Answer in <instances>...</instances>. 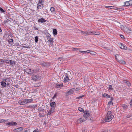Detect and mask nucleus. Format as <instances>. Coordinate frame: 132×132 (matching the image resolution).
I'll return each mask as SVG.
<instances>
[{
  "mask_svg": "<svg viewBox=\"0 0 132 132\" xmlns=\"http://www.w3.org/2000/svg\"><path fill=\"white\" fill-rule=\"evenodd\" d=\"M114 116L112 114L111 111H109L105 118V122H108L110 121L113 118Z\"/></svg>",
  "mask_w": 132,
  "mask_h": 132,
  "instance_id": "nucleus-1",
  "label": "nucleus"
},
{
  "mask_svg": "<svg viewBox=\"0 0 132 132\" xmlns=\"http://www.w3.org/2000/svg\"><path fill=\"white\" fill-rule=\"evenodd\" d=\"M62 78L64 82H68L70 80V76L69 74L67 73H66L65 76L64 75H62Z\"/></svg>",
  "mask_w": 132,
  "mask_h": 132,
  "instance_id": "nucleus-2",
  "label": "nucleus"
},
{
  "mask_svg": "<svg viewBox=\"0 0 132 132\" xmlns=\"http://www.w3.org/2000/svg\"><path fill=\"white\" fill-rule=\"evenodd\" d=\"M86 35H99L100 34L99 32H96L95 31H86L85 33Z\"/></svg>",
  "mask_w": 132,
  "mask_h": 132,
  "instance_id": "nucleus-3",
  "label": "nucleus"
},
{
  "mask_svg": "<svg viewBox=\"0 0 132 132\" xmlns=\"http://www.w3.org/2000/svg\"><path fill=\"white\" fill-rule=\"evenodd\" d=\"M90 116V114L89 113L87 112H85L83 116L82 117H83L84 119H85V120L87 119L88 117Z\"/></svg>",
  "mask_w": 132,
  "mask_h": 132,
  "instance_id": "nucleus-4",
  "label": "nucleus"
},
{
  "mask_svg": "<svg viewBox=\"0 0 132 132\" xmlns=\"http://www.w3.org/2000/svg\"><path fill=\"white\" fill-rule=\"evenodd\" d=\"M119 46L121 49L127 50V48L126 45L120 43L119 44Z\"/></svg>",
  "mask_w": 132,
  "mask_h": 132,
  "instance_id": "nucleus-5",
  "label": "nucleus"
},
{
  "mask_svg": "<svg viewBox=\"0 0 132 132\" xmlns=\"http://www.w3.org/2000/svg\"><path fill=\"white\" fill-rule=\"evenodd\" d=\"M44 5H41V4H38L37 5V11H39V9H42L44 6Z\"/></svg>",
  "mask_w": 132,
  "mask_h": 132,
  "instance_id": "nucleus-6",
  "label": "nucleus"
},
{
  "mask_svg": "<svg viewBox=\"0 0 132 132\" xmlns=\"http://www.w3.org/2000/svg\"><path fill=\"white\" fill-rule=\"evenodd\" d=\"M85 121V119H84L82 117H81L80 119H78L77 122L78 123H81L82 122H84Z\"/></svg>",
  "mask_w": 132,
  "mask_h": 132,
  "instance_id": "nucleus-7",
  "label": "nucleus"
},
{
  "mask_svg": "<svg viewBox=\"0 0 132 132\" xmlns=\"http://www.w3.org/2000/svg\"><path fill=\"white\" fill-rule=\"evenodd\" d=\"M39 77L38 76L35 75H33L31 77L32 80L35 81H37Z\"/></svg>",
  "mask_w": 132,
  "mask_h": 132,
  "instance_id": "nucleus-8",
  "label": "nucleus"
},
{
  "mask_svg": "<svg viewBox=\"0 0 132 132\" xmlns=\"http://www.w3.org/2000/svg\"><path fill=\"white\" fill-rule=\"evenodd\" d=\"M19 103L21 105H24L26 103V100L24 99L21 101L19 102Z\"/></svg>",
  "mask_w": 132,
  "mask_h": 132,
  "instance_id": "nucleus-9",
  "label": "nucleus"
},
{
  "mask_svg": "<svg viewBox=\"0 0 132 132\" xmlns=\"http://www.w3.org/2000/svg\"><path fill=\"white\" fill-rule=\"evenodd\" d=\"M54 109L53 108H51L48 112L47 115H51V114L53 113L54 111Z\"/></svg>",
  "mask_w": 132,
  "mask_h": 132,
  "instance_id": "nucleus-10",
  "label": "nucleus"
},
{
  "mask_svg": "<svg viewBox=\"0 0 132 132\" xmlns=\"http://www.w3.org/2000/svg\"><path fill=\"white\" fill-rule=\"evenodd\" d=\"M7 125L10 126H16L17 125L16 122H11L7 123Z\"/></svg>",
  "mask_w": 132,
  "mask_h": 132,
  "instance_id": "nucleus-11",
  "label": "nucleus"
},
{
  "mask_svg": "<svg viewBox=\"0 0 132 132\" xmlns=\"http://www.w3.org/2000/svg\"><path fill=\"white\" fill-rule=\"evenodd\" d=\"M50 105L52 107V108L55 109V107L56 106V103L54 102H53L50 103Z\"/></svg>",
  "mask_w": 132,
  "mask_h": 132,
  "instance_id": "nucleus-12",
  "label": "nucleus"
},
{
  "mask_svg": "<svg viewBox=\"0 0 132 132\" xmlns=\"http://www.w3.org/2000/svg\"><path fill=\"white\" fill-rule=\"evenodd\" d=\"M46 20L43 18H41L40 19H39L38 20V22H41V23H44L46 22Z\"/></svg>",
  "mask_w": 132,
  "mask_h": 132,
  "instance_id": "nucleus-13",
  "label": "nucleus"
},
{
  "mask_svg": "<svg viewBox=\"0 0 132 132\" xmlns=\"http://www.w3.org/2000/svg\"><path fill=\"white\" fill-rule=\"evenodd\" d=\"M75 91V88H72L69 90L67 93L69 94H73Z\"/></svg>",
  "mask_w": 132,
  "mask_h": 132,
  "instance_id": "nucleus-14",
  "label": "nucleus"
},
{
  "mask_svg": "<svg viewBox=\"0 0 132 132\" xmlns=\"http://www.w3.org/2000/svg\"><path fill=\"white\" fill-rule=\"evenodd\" d=\"M124 4V5L123 6H125L126 7H127L130 6L129 1L125 2Z\"/></svg>",
  "mask_w": 132,
  "mask_h": 132,
  "instance_id": "nucleus-15",
  "label": "nucleus"
},
{
  "mask_svg": "<svg viewBox=\"0 0 132 132\" xmlns=\"http://www.w3.org/2000/svg\"><path fill=\"white\" fill-rule=\"evenodd\" d=\"M121 106L123 108L124 110H126L128 108L127 106L124 104H121Z\"/></svg>",
  "mask_w": 132,
  "mask_h": 132,
  "instance_id": "nucleus-16",
  "label": "nucleus"
},
{
  "mask_svg": "<svg viewBox=\"0 0 132 132\" xmlns=\"http://www.w3.org/2000/svg\"><path fill=\"white\" fill-rule=\"evenodd\" d=\"M23 128L22 127H20L16 129L15 130L17 132H20L21 131L23 130Z\"/></svg>",
  "mask_w": 132,
  "mask_h": 132,
  "instance_id": "nucleus-17",
  "label": "nucleus"
},
{
  "mask_svg": "<svg viewBox=\"0 0 132 132\" xmlns=\"http://www.w3.org/2000/svg\"><path fill=\"white\" fill-rule=\"evenodd\" d=\"M1 83V85L3 87H5L6 85V83L4 81H1L0 82Z\"/></svg>",
  "mask_w": 132,
  "mask_h": 132,
  "instance_id": "nucleus-18",
  "label": "nucleus"
},
{
  "mask_svg": "<svg viewBox=\"0 0 132 132\" xmlns=\"http://www.w3.org/2000/svg\"><path fill=\"white\" fill-rule=\"evenodd\" d=\"M63 86V84H59L58 83H57L56 84V88H59L62 87Z\"/></svg>",
  "mask_w": 132,
  "mask_h": 132,
  "instance_id": "nucleus-19",
  "label": "nucleus"
},
{
  "mask_svg": "<svg viewBox=\"0 0 132 132\" xmlns=\"http://www.w3.org/2000/svg\"><path fill=\"white\" fill-rule=\"evenodd\" d=\"M46 36L47 37V39H50V38H51V36L50 34L48 33H47L46 34Z\"/></svg>",
  "mask_w": 132,
  "mask_h": 132,
  "instance_id": "nucleus-20",
  "label": "nucleus"
},
{
  "mask_svg": "<svg viewBox=\"0 0 132 132\" xmlns=\"http://www.w3.org/2000/svg\"><path fill=\"white\" fill-rule=\"evenodd\" d=\"M103 96L104 97L110 98V96L107 94L104 93L103 94Z\"/></svg>",
  "mask_w": 132,
  "mask_h": 132,
  "instance_id": "nucleus-21",
  "label": "nucleus"
},
{
  "mask_svg": "<svg viewBox=\"0 0 132 132\" xmlns=\"http://www.w3.org/2000/svg\"><path fill=\"white\" fill-rule=\"evenodd\" d=\"M44 2V0H39L38 4H41V5H44L43 4Z\"/></svg>",
  "mask_w": 132,
  "mask_h": 132,
  "instance_id": "nucleus-22",
  "label": "nucleus"
},
{
  "mask_svg": "<svg viewBox=\"0 0 132 132\" xmlns=\"http://www.w3.org/2000/svg\"><path fill=\"white\" fill-rule=\"evenodd\" d=\"M30 71V69H25L24 71L26 72L28 74H29Z\"/></svg>",
  "mask_w": 132,
  "mask_h": 132,
  "instance_id": "nucleus-23",
  "label": "nucleus"
},
{
  "mask_svg": "<svg viewBox=\"0 0 132 132\" xmlns=\"http://www.w3.org/2000/svg\"><path fill=\"white\" fill-rule=\"evenodd\" d=\"M33 100L31 99L26 100V103L31 102L33 101Z\"/></svg>",
  "mask_w": 132,
  "mask_h": 132,
  "instance_id": "nucleus-24",
  "label": "nucleus"
},
{
  "mask_svg": "<svg viewBox=\"0 0 132 132\" xmlns=\"http://www.w3.org/2000/svg\"><path fill=\"white\" fill-rule=\"evenodd\" d=\"M10 62L11 65H13L15 63V62L14 61L11 60H10Z\"/></svg>",
  "mask_w": 132,
  "mask_h": 132,
  "instance_id": "nucleus-25",
  "label": "nucleus"
},
{
  "mask_svg": "<svg viewBox=\"0 0 132 132\" xmlns=\"http://www.w3.org/2000/svg\"><path fill=\"white\" fill-rule=\"evenodd\" d=\"M13 40L12 39H9L8 40L9 43L11 44H13Z\"/></svg>",
  "mask_w": 132,
  "mask_h": 132,
  "instance_id": "nucleus-26",
  "label": "nucleus"
},
{
  "mask_svg": "<svg viewBox=\"0 0 132 132\" xmlns=\"http://www.w3.org/2000/svg\"><path fill=\"white\" fill-rule=\"evenodd\" d=\"M35 42L36 43H37L38 42V36H35Z\"/></svg>",
  "mask_w": 132,
  "mask_h": 132,
  "instance_id": "nucleus-27",
  "label": "nucleus"
},
{
  "mask_svg": "<svg viewBox=\"0 0 132 132\" xmlns=\"http://www.w3.org/2000/svg\"><path fill=\"white\" fill-rule=\"evenodd\" d=\"M50 10L52 12H55V9L53 7H51Z\"/></svg>",
  "mask_w": 132,
  "mask_h": 132,
  "instance_id": "nucleus-28",
  "label": "nucleus"
},
{
  "mask_svg": "<svg viewBox=\"0 0 132 132\" xmlns=\"http://www.w3.org/2000/svg\"><path fill=\"white\" fill-rule=\"evenodd\" d=\"M119 63L121 64H126V62L125 61L123 60H121L120 61H119Z\"/></svg>",
  "mask_w": 132,
  "mask_h": 132,
  "instance_id": "nucleus-29",
  "label": "nucleus"
},
{
  "mask_svg": "<svg viewBox=\"0 0 132 132\" xmlns=\"http://www.w3.org/2000/svg\"><path fill=\"white\" fill-rule=\"evenodd\" d=\"M53 32L54 35H56L57 34V30L56 29H53Z\"/></svg>",
  "mask_w": 132,
  "mask_h": 132,
  "instance_id": "nucleus-30",
  "label": "nucleus"
},
{
  "mask_svg": "<svg viewBox=\"0 0 132 132\" xmlns=\"http://www.w3.org/2000/svg\"><path fill=\"white\" fill-rule=\"evenodd\" d=\"M50 39H47L48 41L51 44H52L53 43V38H50Z\"/></svg>",
  "mask_w": 132,
  "mask_h": 132,
  "instance_id": "nucleus-31",
  "label": "nucleus"
},
{
  "mask_svg": "<svg viewBox=\"0 0 132 132\" xmlns=\"http://www.w3.org/2000/svg\"><path fill=\"white\" fill-rule=\"evenodd\" d=\"M78 110H79V111H80V112H83L84 111L83 109L82 108H81V107H79L78 108Z\"/></svg>",
  "mask_w": 132,
  "mask_h": 132,
  "instance_id": "nucleus-32",
  "label": "nucleus"
},
{
  "mask_svg": "<svg viewBox=\"0 0 132 132\" xmlns=\"http://www.w3.org/2000/svg\"><path fill=\"white\" fill-rule=\"evenodd\" d=\"M35 71L36 70H33L30 69V71L29 74L33 73L35 72Z\"/></svg>",
  "mask_w": 132,
  "mask_h": 132,
  "instance_id": "nucleus-33",
  "label": "nucleus"
},
{
  "mask_svg": "<svg viewBox=\"0 0 132 132\" xmlns=\"http://www.w3.org/2000/svg\"><path fill=\"white\" fill-rule=\"evenodd\" d=\"M4 62H6V63H9L10 62V60H9V59H7V60H4L3 61Z\"/></svg>",
  "mask_w": 132,
  "mask_h": 132,
  "instance_id": "nucleus-34",
  "label": "nucleus"
},
{
  "mask_svg": "<svg viewBox=\"0 0 132 132\" xmlns=\"http://www.w3.org/2000/svg\"><path fill=\"white\" fill-rule=\"evenodd\" d=\"M6 121L3 119H0V122L1 123H3L5 122Z\"/></svg>",
  "mask_w": 132,
  "mask_h": 132,
  "instance_id": "nucleus-35",
  "label": "nucleus"
},
{
  "mask_svg": "<svg viewBox=\"0 0 132 132\" xmlns=\"http://www.w3.org/2000/svg\"><path fill=\"white\" fill-rule=\"evenodd\" d=\"M105 7L110 8V9H114V7L113 6H106Z\"/></svg>",
  "mask_w": 132,
  "mask_h": 132,
  "instance_id": "nucleus-36",
  "label": "nucleus"
},
{
  "mask_svg": "<svg viewBox=\"0 0 132 132\" xmlns=\"http://www.w3.org/2000/svg\"><path fill=\"white\" fill-rule=\"evenodd\" d=\"M10 80V79L7 78H6L5 79H3V81L4 82H7V81H9Z\"/></svg>",
  "mask_w": 132,
  "mask_h": 132,
  "instance_id": "nucleus-37",
  "label": "nucleus"
},
{
  "mask_svg": "<svg viewBox=\"0 0 132 132\" xmlns=\"http://www.w3.org/2000/svg\"><path fill=\"white\" fill-rule=\"evenodd\" d=\"M108 104L109 105H112L113 104V102L111 101H110L108 102Z\"/></svg>",
  "mask_w": 132,
  "mask_h": 132,
  "instance_id": "nucleus-38",
  "label": "nucleus"
},
{
  "mask_svg": "<svg viewBox=\"0 0 132 132\" xmlns=\"http://www.w3.org/2000/svg\"><path fill=\"white\" fill-rule=\"evenodd\" d=\"M90 54H93V55H95V53H96L95 52H93V51H90Z\"/></svg>",
  "mask_w": 132,
  "mask_h": 132,
  "instance_id": "nucleus-39",
  "label": "nucleus"
},
{
  "mask_svg": "<svg viewBox=\"0 0 132 132\" xmlns=\"http://www.w3.org/2000/svg\"><path fill=\"white\" fill-rule=\"evenodd\" d=\"M84 96V95H81L80 96H79L78 97L76 98L77 99H79L81 98L82 97Z\"/></svg>",
  "mask_w": 132,
  "mask_h": 132,
  "instance_id": "nucleus-40",
  "label": "nucleus"
},
{
  "mask_svg": "<svg viewBox=\"0 0 132 132\" xmlns=\"http://www.w3.org/2000/svg\"><path fill=\"white\" fill-rule=\"evenodd\" d=\"M0 11L3 13H4L5 12V11L3 10V9L1 7H0Z\"/></svg>",
  "mask_w": 132,
  "mask_h": 132,
  "instance_id": "nucleus-41",
  "label": "nucleus"
},
{
  "mask_svg": "<svg viewBox=\"0 0 132 132\" xmlns=\"http://www.w3.org/2000/svg\"><path fill=\"white\" fill-rule=\"evenodd\" d=\"M36 106V105H31L29 106L30 108H34Z\"/></svg>",
  "mask_w": 132,
  "mask_h": 132,
  "instance_id": "nucleus-42",
  "label": "nucleus"
},
{
  "mask_svg": "<svg viewBox=\"0 0 132 132\" xmlns=\"http://www.w3.org/2000/svg\"><path fill=\"white\" fill-rule=\"evenodd\" d=\"M120 28L122 30H123L124 29V27L122 25H120Z\"/></svg>",
  "mask_w": 132,
  "mask_h": 132,
  "instance_id": "nucleus-43",
  "label": "nucleus"
},
{
  "mask_svg": "<svg viewBox=\"0 0 132 132\" xmlns=\"http://www.w3.org/2000/svg\"><path fill=\"white\" fill-rule=\"evenodd\" d=\"M126 84L128 86H129L130 85V83L128 81L127 82H126Z\"/></svg>",
  "mask_w": 132,
  "mask_h": 132,
  "instance_id": "nucleus-44",
  "label": "nucleus"
},
{
  "mask_svg": "<svg viewBox=\"0 0 132 132\" xmlns=\"http://www.w3.org/2000/svg\"><path fill=\"white\" fill-rule=\"evenodd\" d=\"M57 95V93H55L54 95V96L53 97L52 99H54L56 97Z\"/></svg>",
  "mask_w": 132,
  "mask_h": 132,
  "instance_id": "nucleus-45",
  "label": "nucleus"
},
{
  "mask_svg": "<svg viewBox=\"0 0 132 132\" xmlns=\"http://www.w3.org/2000/svg\"><path fill=\"white\" fill-rule=\"evenodd\" d=\"M109 89L110 90L112 89V86L111 85H109Z\"/></svg>",
  "mask_w": 132,
  "mask_h": 132,
  "instance_id": "nucleus-46",
  "label": "nucleus"
},
{
  "mask_svg": "<svg viewBox=\"0 0 132 132\" xmlns=\"http://www.w3.org/2000/svg\"><path fill=\"white\" fill-rule=\"evenodd\" d=\"M129 2L130 6L132 5V0H130L129 1Z\"/></svg>",
  "mask_w": 132,
  "mask_h": 132,
  "instance_id": "nucleus-47",
  "label": "nucleus"
},
{
  "mask_svg": "<svg viewBox=\"0 0 132 132\" xmlns=\"http://www.w3.org/2000/svg\"><path fill=\"white\" fill-rule=\"evenodd\" d=\"M22 47L24 48H29V47L28 46H23Z\"/></svg>",
  "mask_w": 132,
  "mask_h": 132,
  "instance_id": "nucleus-48",
  "label": "nucleus"
},
{
  "mask_svg": "<svg viewBox=\"0 0 132 132\" xmlns=\"http://www.w3.org/2000/svg\"><path fill=\"white\" fill-rule=\"evenodd\" d=\"M90 50H87V51H86V53H90Z\"/></svg>",
  "mask_w": 132,
  "mask_h": 132,
  "instance_id": "nucleus-49",
  "label": "nucleus"
},
{
  "mask_svg": "<svg viewBox=\"0 0 132 132\" xmlns=\"http://www.w3.org/2000/svg\"><path fill=\"white\" fill-rule=\"evenodd\" d=\"M127 31L128 32H130V31H131V30H130L128 28L127 29Z\"/></svg>",
  "mask_w": 132,
  "mask_h": 132,
  "instance_id": "nucleus-50",
  "label": "nucleus"
},
{
  "mask_svg": "<svg viewBox=\"0 0 132 132\" xmlns=\"http://www.w3.org/2000/svg\"><path fill=\"white\" fill-rule=\"evenodd\" d=\"M80 52L83 54H84L86 53V51H80Z\"/></svg>",
  "mask_w": 132,
  "mask_h": 132,
  "instance_id": "nucleus-51",
  "label": "nucleus"
},
{
  "mask_svg": "<svg viewBox=\"0 0 132 132\" xmlns=\"http://www.w3.org/2000/svg\"><path fill=\"white\" fill-rule=\"evenodd\" d=\"M118 56V55H116V56H115V58H116V60H117L118 61H118V59H117V56Z\"/></svg>",
  "mask_w": 132,
  "mask_h": 132,
  "instance_id": "nucleus-52",
  "label": "nucleus"
},
{
  "mask_svg": "<svg viewBox=\"0 0 132 132\" xmlns=\"http://www.w3.org/2000/svg\"><path fill=\"white\" fill-rule=\"evenodd\" d=\"M86 32H86H84V31H82L81 32V33L82 34H85L86 35V34H85Z\"/></svg>",
  "mask_w": 132,
  "mask_h": 132,
  "instance_id": "nucleus-53",
  "label": "nucleus"
},
{
  "mask_svg": "<svg viewBox=\"0 0 132 132\" xmlns=\"http://www.w3.org/2000/svg\"><path fill=\"white\" fill-rule=\"evenodd\" d=\"M130 104V105L132 106V100H131Z\"/></svg>",
  "mask_w": 132,
  "mask_h": 132,
  "instance_id": "nucleus-54",
  "label": "nucleus"
},
{
  "mask_svg": "<svg viewBox=\"0 0 132 132\" xmlns=\"http://www.w3.org/2000/svg\"><path fill=\"white\" fill-rule=\"evenodd\" d=\"M79 89L78 88H77L76 89H75V91H78L79 90Z\"/></svg>",
  "mask_w": 132,
  "mask_h": 132,
  "instance_id": "nucleus-55",
  "label": "nucleus"
},
{
  "mask_svg": "<svg viewBox=\"0 0 132 132\" xmlns=\"http://www.w3.org/2000/svg\"><path fill=\"white\" fill-rule=\"evenodd\" d=\"M33 132H38V130H35Z\"/></svg>",
  "mask_w": 132,
  "mask_h": 132,
  "instance_id": "nucleus-56",
  "label": "nucleus"
},
{
  "mask_svg": "<svg viewBox=\"0 0 132 132\" xmlns=\"http://www.w3.org/2000/svg\"><path fill=\"white\" fill-rule=\"evenodd\" d=\"M120 37H121L122 38H124V36L122 35H121L120 36Z\"/></svg>",
  "mask_w": 132,
  "mask_h": 132,
  "instance_id": "nucleus-57",
  "label": "nucleus"
},
{
  "mask_svg": "<svg viewBox=\"0 0 132 132\" xmlns=\"http://www.w3.org/2000/svg\"><path fill=\"white\" fill-rule=\"evenodd\" d=\"M113 100V97H111V99H110V100H111V101H112Z\"/></svg>",
  "mask_w": 132,
  "mask_h": 132,
  "instance_id": "nucleus-58",
  "label": "nucleus"
},
{
  "mask_svg": "<svg viewBox=\"0 0 132 132\" xmlns=\"http://www.w3.org/2000/svg\"><path fill=\"white\" fill-rule=\"evenodd\" d=\"M35 30H38V29L37 28H35Z\"/></svg>",
  "mask_w": 132,
  "mask_h": 132,
  "instance_id": "nucleus-59",
  "label": "nucleus"
},
{
  "mask_svg": "<svg viewBox=\"0 0 132 132\" xmlns=\"http://www.w3.org/2000/svg\"><path fill=\"white\" fill-rule=\"evenodd\" d=\"M9 21V20L8 19H7V20H6V22H7Z\"/></svg>",
  "mask_w": 132,
  "mask_h": 132,
  "instance_id": "nucleus-60",
  "label": "nucleus"
},
{
  "mask_svg": "<svg viewBox=\"0 0 132 132\" xmlns=\"http://www.w3.org/2000/svg\"><path fill=\"white\" fill-rule=\"evenodd\" d=\"M42 64H43V65H44V63H42Z\"/></svg>",
  "mask_w": 132,
  "mask_h": 132,
  "instance_id": "nucleus-61",
  "label": "nucleus"
},
{
  "mask_svg": "<svg viewBox=\"0 0 132 132\" xmlns=\"http://www.w3.org/2000/svg\"><path fill=\"white\" fill-rule=\"evenodd\" d=\"M39 70V69H37V70H36V71H35V72H37V71H38V70Z\"/></svg>",
  "mask_w": 132,
  "mask_h": 132,
  "instance_id": "nucleus-62",
  "label": "nucleus"
},
{
  "mask_svg": "<svg viewBox=\"0 0 132 132\" xmlns=\"http://www.w3.org/2000/svg\"><path fill=\"white\" fill-rule=\"evenodd\" d=\"M127 118H129L130 117H129V116H127Z\"/></svg>",
  "mask_w": 132,
  "mask_h": 132,
  "instance_id": "nucleus-63",
  "label": "nucleus"
},
{
  "mask_svg": "<svg viewBox=\"0 0 132 132\" xmlns=\"http://www.w3.org/2000/svg\"><path fill=\"white\" fill-rule=\"evenodd\" d=\"M74 49H77V48H74Z\"/></svg>",
  "mask_w": 132,
  "mask_h": 132,
  "instance_id": "nucleus-64",
  "label": "nucleus"
}]
</instances>
